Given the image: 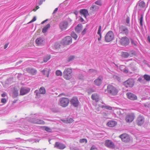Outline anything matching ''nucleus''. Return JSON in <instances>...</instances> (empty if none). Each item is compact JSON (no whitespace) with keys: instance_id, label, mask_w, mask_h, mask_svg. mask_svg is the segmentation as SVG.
Masks as SVG:
<instances>
[{"instance_id":"20","label":"nucleus","mask_w":150,"mask_h":150,"mask_svg":"<svg viewBox=\"0 0 150 150\" xmlns=\"http://www.w3.org/2000/svg\"><path fill=\"white\" fill-rule=\"evenodd\" d=\"M64 43L65 45H69L72 42L71 38L69 36L66 37L64 40Z\"/></svg>"},{"instance_id":"24","label":"nucleus","mask_w":150,"mask_h":150,"mask_svg":"<svg viewBox=\"0 0 150 150\" xmlns=\"http://www.w3.org/2000/svg\"><path fill=\"white\" fill-rule=\"evenodd\" d=\"M50 71V69L45 68L41 72L43 74L46 76L48 77H49Z\"/></svg>"},{"instance_id":"28","label":"nucleus","mask_w":150,"mask_h":150,"mask_svg":"<svg viewBox=\"0 0 150 150\" xmlns=\"http://www.w3.org/2000/svg\"><path fill=\"white\" fill-rule=\"evenodd\" d=\"M125 17L126 18L125 21L127 23L126 25L129 26V22H130V17L127 14H125Z\"/></svg>"},{"instance_id":"8","label":"nucleus","mask_w":150,"mask_h":150,"mask_svg":"<svg viewBox=\"0 0 150 150\" xmlns=\"http://www.w3.org/2000/svg\"><path fill=\"white\" fill-rule=\"evenodd\" d=\"M119 34H123L127 35L129 33V30L127 27L124 25H121L119 27Z\"/></svg>"},{"instance_id":"16","label":"nucleus","mask_w":150,"mask_h":150,"mask_svg":"<svg viewBox=\"0 0 150 150\" xmlns=\"http://www.w3.org/2000/svg\"><path fill=\"white\" fill-rule=\"evenodd\" d=\"M66 147V146L63 144L57 142H55L54 145V147L61 150L63 149Z\"/></svg>"},{"instance_id":"33","label":"nucleus","mask_w":150,"mask_h":150,"mask_svg":"<svg viewBox=\"0 0 150 150\" xmlns=\"http://www.w3.org/2000/svg\"><path fill=\"white\" fill-rule=\"evenodd\" d=\"M130 67L132 71H134L137 70V68L135 64H130Z\"/></svg>"},{"instance_id":"31","label":"nucleus","mask_w":150,"mask_h":150,"mask_svg":"<svg viewBox=\"0 0 150 150\" xmlns=\"http://www.w3.org/2000/svg\"><path fill=\"white\" fill-rule=\"evenodd\" d=\"M39 92L40 94H45L46 93V90L45 88L43 87H41L39 89Z\"/></svg>"},{"instance_id":"11","label":"nucleus","mask_w":150,"mask_h":150,"mask_svg":"<svg viewBox=\"0 0 150 150\" xmlns=\"http://www.w3.org/2000/svg\"><path fill=\"white\" fill-rule=\"evenodd\" d=\"M135 116L134 114L131 113L127 115L125 117V120L127 122H131L134 119Z\"/></svg>"},{"instance_id":"61","label":"nucleus","mask_w":150,"mask_h":150,"mask_svg":"<svg viewBox=\"0 0 150 150\" xmlns=\"http://www.w3.org/2000/svg\"><path fill=\"white\" fill-rule=\"evenodd\" d=\"M138 81H141L142 80V79L141 78H139L138 79Z\"/></svg>"},{"instance_id":"27","label":"nucleus","mask_w":150,"mask_h":150,"mask_svg":"<svg viewBox=\"0 0 150 150\" xmlns=\"http://www.w3.org/2000/svg\"><path fill=\"white\" fill-rule=\"evenodd\" d=\"M120 70L125 73H127L128 72V70L126 68V66L124 65H121L119 67Z\"/></svg>"},{"instance_id":"9","label":"nucleus","mask_w":150,"mask_h":150,"mask_svg":"<svg viewBox=\"0 0 150 150\" xmlns=\"http://www.w3.org/2000/svg\"><path fill=\"white\" fill-rule=\"evenodd\" d=\"M30 91V88L26 87H21L20 91V95L23 96L28 93Z\"/></svg>"},{"instance_id":"14","label":"nucleus","mask_w":150,"mask_h":150,"mask_svg":"<svg viewBox=\"0 0 150 150\" xmlns=\"http://www.w3.org/2000/svg\"><path fill=\"white\" fill-rule=\"evenodd\" d=\"M126 96L127 98L131 100H137V97L135 95L130 92L127 93Z\"/></svg>"},{"instance_id":"52","label":"nucleus","mask_w":150,"mask_h":150,"mask_svg":"<svg viewBox=\"0 0 150 150\" xmlns=\"http://www.w3.org/2000/svg\"><path fill=\"white\" fill-rule=\"evenodd\" d=\"M36 20V18L35 17H34L32 20H31L29 23H30L33 22Z\"/></svg>"},{"instance_id":"3","label":"nucleus","mask_w":150,"mask_h":150,"mask_svg":"<svg viewBox=\"0 0 150 150\" xmlns=\"http://www.w3.org/2000/svg\"><path fill=\"white\" fill-rule=\"evenodd\" d=\"M114 39V34L111 31H109L105 36V40L106 42L112 41Z\"/></svg>"},{"instance_id":"4","label":"nucleus","mask_w":150,"mask_h":150,"mask_svg":"<svg viewBox=\"0 0 150 150\" xmlns=\"http://www.w3.org/2000/svg\"><path fill=\"white\" fill-rule=\"evenodd\" d=\"M120 43L121 45L125 46L129 44V39L126 36L122 37L120 41Z\"/></svg>"},{"instance_id":"22","label":"nucleus","mask_w":150,"mask_h":150,"mask_svg":"<svg viewBox=\"0 0 150 150\" xmlns=\"http://www.w3.org/2000/svg\"><path fill=\"white\" fill-rule=\"evenodd\" d=\"M32 122L33 123L40 125H44L45 123V122L43 120L38 119H35L33 120L32 121Z\"/></svg>"},{"instance_id":"1","label":"nucleus","mask_w":150,"mask_h":150,"mask_svg":"<svg viewBox=\"0 0 150 150\" xmlns=\"http://www.w3.org/2000/svg\"><path fill=\"white\" fill-rule=\"evenodd\" d=\"M107 89L108 93L111 96H116L118 92V89L116 87L110 84L107 86Z\"/></svg>"},{"instance_id":"58","label":"nucleus","mask_w":150,"mask_h":150,"mask_svg":"<svg viewBox=\"0 0 150 150\" xmlns=\"http://www.w3.org/2000/svg\"><path fill=\"white\" fill-rule=\"evenodd\" d=\"M1 96L3 97H4L6 96V94L5 93H3L1 94Z\"/></svg>"},{"instance_id":"57","label":"nucleus","mask_w":150,"mask_h":150,"mask_svg":"<svg viewBox=\"0 0 150 150\" xmlns=\"http://www.w3.org/2000/svg\"><path fill=\"white\" fill-rule=\"evenodd\" d=\"M8 43L6 44L4 46V49H6L8 47Z\"/></svg>"},{"instance_id":"12","label":"nucleus","mask_w":150,"mask_h":150,"mask_svg":"<svg viewBox=\"0 0 150 150\" xmlns=\"http://www.w3.org/2000/svg\"><path fill=\"white\" fill-rule=\"evenodd\" d=\"M144 117L143 116L139 115L136 120L137 124L138 126L142 125L144 122Z\"/></svg>"},{"instance_id":"44","label":"nucleus","mask_w":150,"mask_h":150,"mask_svg":"<svg viewBox=\"0 0 150 150\" xmlns=\"http://www.w3.org/2000/svg\"><path fill=\"white\" fill-rule=\"evenodd\" d=\"M143 16L142 15H141V18H140L139 20L140 21V23L141 25L142 26L143 24Z\"/></svg>"},{"instance_id":"15","label":"nucleus","mask_w":150,"mask_h":150,"mask_svg":"<svg viewBox=\"0 0 150 150\" xmlns=\"http://www.w3.org/2000/svg\"><path fill=\"white\" fill-rule=\"evenodd\" d=\"M105 144L106 146L109 148L113 149L115 147L114 143L110 140H106Z\"/></svg>"},{"instance_id":"17","label":"nucleus","mask_w":150,"mask_h":150,"mask_svg":"<svg viewBox=\"0 0 150 150\" xmlns=\"http://www.w3.org/2000/svg\"><path fill=\"white\" fill-rule=\"evenodd\" d=\"M103 79L102 76H99L97 79L95 80L94 82L95 84L98 86L100 85L102 83Z\"/></svg>"},{"instance_id":"19","label":"nucleus","mask_w":150,"mask_h":150,"mask_svg":"<svg viewBox=\"0 0 150 150\" xmlns=\"http://www.w3.org/2000/svg\"><path fill=\"white\" fill-rule=\"evenodd\" d=\"M35 43L38 46H41L44 45V41L43 39L39 38L36 39Z\"/></svg>"},{"instance_id":"35","label":"nucleus","mask_w":150,"mask_h":150,"mask_svg":"<svg viewBox=\"0 0 150 150\" xmlns=\"http://www.w3.org/2000/svg\"><path fill=\"white\" fill-rule=\"evenodd\" d=\"M28 71L30 73L33 75L35 74L37 72V71L34 69H30L28 70Z\"/></svg>"},{"instance_id":"54","label":"nucleus","mask_w":150,"mask_h":150,"mask_svg":"<svg viewBox=\"0 0 150 150\" xmlns=\"http://www.w3.org/2000/svg\"><path fill=\"white\" fill-rule=\"evenodd\" d=\"M44 2L42 0H40L38 2V4L39 5H41L43 3V2Z\"/></svg>"},{"instance_id":"50","label":"nucleus","mask_w":150,"mask_h":150,"mask_svg":"<svg viewBox=\"0 0 150 150\" xmlns=\"http://www.w3.org/2000/svg\"><path fill=\"white\" fill-rule=\"evenodd\" d=\"M1 102L4 103H5L6 102V100L5 98H3L1 99Z\"/></svg>"},{"instance_id":"10","label":"nucleus","mask_w":150,"mask_h":150,"mask_svg":"<svg viewBox=\"0 0 150 150\" xmlns=\"http://www.w3.org/2000/svg\"><path fill=\"white\" fill-rule=\"evenodd\" d=\"M69 25L68 22L67 21H64L60 22L59 24L60 29L63 31L66 30Z\"/></svg>"},{"instance_id":"37","label":"nucleus","mask_w":150,"mask_h":150,"mask_svg":"<svg viewBox=\"0 0 150 150\" xmlns=\"http://www.w3.org/2000/svg\"><path fill=\"white\" fill-rule=\"evenodd\" d=\"M129 54L127 52H123L122 53V56L124 58H127L129 56Z\"/></svg>"},{"instance_id":"25","label":"nucleus","mask_w":150,"mask_h":150,"mask_svg":"<svg viewBox=\"0 0 150 150\" xmlns=\"http://www.w3.org/2000/svg\"><path fill=\"white\" fill-rule=\"evenodd\" d=\"M117 125V122L115 121L111 120L108 122L107 124L108 126L110 127H113Z\"/></svg>"},{"instance_id":"64","label":"nucleus","mask_w":150,"mask_h":150,"mask_svg":"<svg viewBox=\"0 0 150 150\" xmlns=\"http://www.w3.org/2000/svg\"><path fill=\"white\" fill-rule=\"evenodd\" d=\"M118 0H115V3H116Z\"/></svg>"},{"instance_id":"36","label":"nucleus","mask_w":150,"mask_h":150,"mask_svg":"<svg viewBox=\"0 0 150 150\" xmlns=\"http://www.w3.org/2000/svg\"><path fill=\"white\" fill-rule=\"evenodd\" d=\"M102 108L105 109L109 110H111L112 109V108L109 105H103L101 106Z\"/></svg>"},{"instance_id":"32","label":"nucleus","mask_w":150,"mask_h":150,"mask_svg":"<svg viewBox=\"0 0 150 150\" xmlns=\"http://www.w3.org/2000/svg\"><path fill=\"white\" fill-rule=\"evenodd\" d=\"M145 6V4L144 1H139V6L140 8H142Z\"/></svg>"},{"instance_id":"45","label":"nucleus","mask_w":150,"mask_h":150,"mask_svg":"<svg viewBox=\"0 0 150 150\" xmlns=\"http://www.w3.org/2000/svg\"><path fill=\"white\" fill-rule=\"evenodd\" d=\"M95 3L96 4H97L98 5H99V6H101L102 5V3H101V0H98L97 1H96L95 2Z\"/></svg>"},{"instance_id":"13","label":"nucleus","mask_w":150,"mask_h":150,"mask_svg":"<svg viewBox=\"0 0 150 150\" xmlns=\"http://www.w3.org/2000/svg\"><path fill=\"white\" fill-rule=\"evenodd\" d=\"M70 102L75 107H77L79 105V101L77 97H74L70 100Z\"/></svg>"},{"instance_id":"43","label":"nucleus","mask_w":150,"mask_h":150,"mask_svg":"<svg viewBox=\"0 0 150 150\" xmlns=\"http://www.w3.org/2000/svg\"><path fill=\"white\" fill-rule=\"evenodd\" d=\"M71 35L75 40H76L77 37V35L74 32L71 33Z\"/></svg>"},{"instance_id":"39","label":"nucleus","mask_w":150,"mask_h":150,"mask_svg":"<svg viewBox=\"0 0 150 150\" xmlns=\"http://www.w3.org/2000/svg\"><path fill=\"white\" fill-rule=\"evenodd\" d=\"M144 79L146 81H150V76L147 74H145L144 75Z\"/></svg>"},{"instance_id":"26","label":"nucleus","mask_w":150,"mask_h":150,"mask_svg":"<svg viewBox=\"0 0 150 150\" xmlns=\"http://www.w3.org/2000/svg\"><path fill=\"white\" fill-rule=\"evenodd\" d=\"M83 28L82 25L81 24H79L76 27L75 30L77 33H79L82 31Z\"/></svg>"},{"instance_id":"18","label":"nucleus","mask_w":150,"mask_h":150,"mask_svg":"<svg viewBox=\"0 0 150 150\" xmlns=\"http://www.w3.org/2000/svg\"><path fill=\"white\" fill-rule=\"evenodd\" d=\"M18 89L16 87H14L12 90V96L13 98H16L19 95Z\"/></svg>"},{"instance_id":"55","label":"nucleus","mask_w":150,"mask_h":150,"mask_svg":"<svg viewBox=\"0 0 150 150\" xmlns=\"http://www.w3.org/2000/svg\"><path fill=\"white\" fill-rule=\"evenodd\" d=\"M97 149L96 148V147H95L94 146H92L91 147V148L90 149V150H93V149Z\"/></svg>"},{"instance_id":"56","label":"nucleus","mask_w":150,"mask_h":150,"mask_svg":"<svg viewBox=\"0 0 150 150\" xmlns=\"http://www.w3.org/2000/svg\"><path fill=\"white\" fill-rule=\"evenodd\" d=\"M58 10V8H56L54 10L53 13V14H54V13H56L57 11V10Z\"/></svg>"},{"instance_id":"49","label":"nucleus","mask_w":150,"mask_h":150,"mask_svg":"<svg viewBox=\"0 0 150 150\" xmlns=\"http://www.w3.org/2000/svg\"><path fill=\"white\" fill-rule=\"evenodd\" d=\"M131 41L132 44L133 46H137L136 43L133 40H131Z\"/></svg>"},{"instance_id":"42","label":"nucleus","mask_w":150,"mask_h":150,"mask_svg":"<svg viewBox=\"0 0 150 150\" xmlns=\"http://www.w3.org/2000/svg\"><path fill=\"white\" fill-rule=\"evenodd\" d=\"M79 142L80 143H82L84 142L86 143L87 142V141L86 139H81L79 140Z\"/></svg>"},{"instance_id":"30","label":"nucleus","mask_w":150,"mask_h":150,"mask_svg":"<svg viewBox=\"0 0 150 150\" xmlns=\"http://www.w3.org/2000/svg\"><path fill=\"white\" fill-rule=\"evenodd\" d=\"M98 9V6L94 5H93L90 8V9L93 11H97Z\"/></svg>"},{"instance_id":"63","label":"nucleus","mask_w":150,"mask_h":150,"mask_svg":"<svg viewBox=\"0 0 150 150\" xmlns=\"http://www.w3.org/2000/svg\"><path fill=\"white\" fill-rule=\"evenodd\" d=\"M46 20H45L44 21H43L42 23V24H43V23H45V21H46Z\"/></svg>"},{"instance_id":"34","label":"nucleus","mask_w":150,"mask_h":150,"mask_svg":"<svg viewBox=\"0 0 150 150\" xmlns=\"http://www.w3.org/2000/svg\"><path fill=\"white\" fill-rule=\"evenodd\" d=\"M50 27V24H48L42 30V32L43 33H46L47 31L48 28H49Z\"/></svg>"},{"instance_id":"2","label":"nucleus","mask_w":150,"mask_h":150,"mask_svg":"<svg viewBox=\"0 0 150 150\" xmlns=\"http://www.w3.org/2000/svg\"><path fill=\"white\" fill-rule=\"evenodd\" d=\"M72 72V70L71 69H66L63 73V77L66 80L69 79L71 78V74Z\"/></svg>"},{"instance_id":"47","label":"nucleus","mask_w":150,"mask_h":150,"mask_svg":"<svg viewBox=\"0 0 150 150\" xmlns=\"http://www.w3.org/2000/svg\"><path fill=\"white\" fill-rule=\"evenodd\" d=\"M101 25H100L98 28V30L97 32V34L98 35H100L101 34Z\"/></svg>"},{"instance_id":"38","label":"nucleus","mask_w":150,"mask_h":150,"mask_svg":"<svg viewBox=\"0 0 150 150\" xmlns=\"http://www.w3.org/2000/svg\"><path fill=\"white\" fill-rule=\"evenodd\" d=\"M51 57L50 55H47L43 59L44 62H46L49 60L50 58Z\"/></svg>"},{"instance_id":"23","label":"nucleus","mask_w":150,"mask_h":150,"mask_svg":"<svg viewBox=\"0 0 150 150\" xmlns=\"http://www.w3.org/2000/svg\"><path fill=\"white\" fill-rule=\"evenodd\" d=\"M91 98L93 100H94L96 102H98L100 99L99 95L97 93L93 94L91 96Z\"/></svg>"},{"instance_id":"29","label":"nucleus","mask_w":150,"mask_h":150,"mask_svg":"<svg viewBox=\"0 0 150 150\" xmlns=\"http://www.w3.org/2000/svg\"><path fill=\"white\" fill-rule=\"evenodd\" d=\"M63 122L66 123H71L74 121V120L71 118H70L66 120H62Z\"/></svg>"},{"instance_id":"59","label":"nucleus","mask_w":150,"mask_h":150,"mask_svg":"<svg viewBox=\"0 0 150 150\" xmlns=\"http://www.w3.org/2000/svg\"><path fill=\"white\" fill-rule=\"evenodd\" d=\"M79 21L81 22H83L84 21V20L82 18H81L79 19Z\"/></svg>"},{"instance_id":"7","label":"nucleus","mask_w":150,"mask_h":150,"mask_svg":"<svg viewBox=\"0 0 150 150\" xmlns=\"http://www.w3.org/2000/svg\"><path fill=\"white\" fill-rule=\"evenodd\" d=\"M134 81L132 79H129L123 83L124 85L126 87H132L134 85Z\"/></svg>"},{"instance_id":"6","label":"nucleus","mask_w":150,"mask_h":150,"mask_svg":"<svg viewBox=\"0 0 150 150\" xmlns=\"http://www.w3.org/2000/svg\"><path fill=\"white\" fill-rule=\"evenodd\" d=\"M122 141L125 142L127 143L130 141V139L129 135L126 133L123 134L119 136Z\"/></svg>"},{"instance_id":"5","label":"nucleus","mask_w":150,"mask_h":150,"mask_svg":"<svg viewBox=\"0 0 150 150\" xmlns=\"http://www.w3.org/2000/svg\"><path fill=\"white\" fill-rule=\"evenodd\" d=\"M59 101L60 105L62 107H65L68 106L69 100L68 98H62L60 99Z\"/></svg>"},{"instance_id":"53","label":"nucleus","mask_w":150,"mask_h":150,"mask_svg":"<svg viewBox=\"0 0 150 150\" xmlns=\"http://www.w3.org/2000/svg\"><path fill=\"white\" fill-rule=\"evenodd\" d=\"M39 8V6H37L35 8H34L33 10V11H36V10Z\"/></svg>"},{"instance_id":"51","label":"nucleus","mask_w":150,"mask_h":150,"mask_svg":"<svg viewBox=\"0 0 150 150\" xmlns=\"http://www.w3.org/2000/svg\"><path fill=\"white\" fill-rule=\"evenodd\" d=\"M87 30V29H86V28H84L83 30L82 31V34L83 35H84L85 34Z\"/></svg>"},{"instance_id":"21","label":"nucleus","mask_w":150,"mask_h":150,"mask_svg":"<svg viewBox=\"0 0 150 150\" xmlns=\"http://www.w3.org/2000/svg\"><path fill=\"white\" fill-rule=\"evenodd\" d=\"M80 12L81 15H82L85 18H86L88 14V10L85 9H81Z\"/></svg>"},{"instance_id":"46","label":"nucleus","mask_w":150,"mask_h":150,"mask_svg":"<svg viewBox=\"0 0 150 150\" xmlns=\"http://www.w3.org/2000/svg\"><path fill=\"white\" fill-rule=\"evenodd\" d=\"M44 128H45V130L46 131L49 132H51V129L50 128L47 127H44Z\"/></svg>"},{"instance_id":"60","label":"nucleus","mask_w":150,"mask_h":150,"mask_svg":"<svg viewBox=\"0 0 150 150\" xmlns=\"http://www.w3.org/2000/svg\"><path fill=\"white\" fill-rule=\"evenodd\" d=\"M147 39H148V40L149 41V42L150 43V38L149 36L148 37Z\"/></svg>"},{"instance_id":"41","label":"nucleus","mask_w":150,"mask_h":150,"mask_svg":"<svg viewBox=\"0 0 150 150\" xmlns=\"http://www.w3.org/2000/svg\"><path fill=\"white\" fill-rule=\"evenodd\" d=\"M56 74L57 76H61L62 75V72L59 70H57L56 71Z\"/></svg>"},{"instance_id":"48","label":"nucleus","mask_w":150,"mask_h":150,"mask_svg":"<svg viewBox=\"0 0 150 150\" xmlns=\"http://www.w3.org/2000/svg\"><path fill=\"white\" fill-rule=\"evenodd\" d=\"M99 35V36L98 37V41H99V43L100 44L101 43V38L102 35H101V34H100V35Z\"/></svg>"},{"instance_id":"40","label":"nucleus","mask_w":150,"mask_h":150,"mask_svg":"<svg viewBox=\"0 0 150 150\" xmlns=\"http://www.w3.org/2000/svg\"><path fill=\"white\" fill-rule=\"evenodd\" d=\"M75 58V57L74 56H71L68 59L67 61L69 62L71 61Z\"/></svg>"},{"instance_id":"62","label":"nucleus","mask_w":150,"mask_h":150,"mask_svg":"<svg viewBox=\"0 0 150 150\" xmlns=\"http://www.w3.org/2000/svg\"><path fill=\"white\" fill-rule=\"evenodd\" d=\"M17 101V100H16L15 101H13V103H16V101Z\"/></svg>"}]
</instances>
